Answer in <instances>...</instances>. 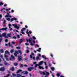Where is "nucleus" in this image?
I'll list each match as a JSON object with an SVG mask.
<instances>
[{
	"instance_id": "obj_1",
	"label": "nucleus",
	"mask_w": 77,
	"mask_h": 77,
	"mask_svg": "<svg viewBox=\"0 0 77 77\" xmlns=\"http://www.w3.org/2000/svg\"><path fill=\"white\" fill-rule=\"evenodd\" d=\"M26 42H29V43H31L30 44V45H32L33 46V45H34V44L32 43V40L30 39H29L28 40L27 39V38L26 39Z\"/></svg>"
},
{
	"instance_id": "obj_2",
	"label": "nucleus",
	"mask_w": 77,
	"mask_h": 77,
	"mask_svg": "<svg viewBox=\"0 0 77 77\" xmlns=\"http://www.w3.org/2000/svg\"><path fill=\"white\" fill-rule=\"evenodd\" d=\"M17 54H19V52L17 51H15L14 55L16 57H17Z\"/></svg>"
},
{
	"instance_id": "obj_3",
	"label": "nucleus",
	"mask_w": 77,
	"mask_h": 77,
	"mask_svg": "<svg viewBox=\"0 0 77 77\" xmlns=\"http://www.w3.org/2000/svg\"><path fill=\"white\" fill-rule=\"evenodd\" d=\"M41 56V54H39L38 55V56L36 57V60H40V57Z\"/></svg>"
},
{
	"instance_id": "obj_4",
	"label": "nucleus",
	"mask_w": 77,
	"mask_h": 77,
	"mask_svg": "<svg viewBox=\"0 0 77 77\" xmlns=\"http://www.w3.org/2000/svg\"><path fill=\"white\" fill-rule=\"evenodd\" d=\"M18 60L19 61H20L22 60V57L21 56H18Z\"/></svg>"
},
{
	"instance_id": "obj_5",
	"label": "nucleus",
	"mask_w": 77,
	"mask_h": 77,
	"mask_svg": "<svg viewBox=\"0 0 77 77\" xmlns=\"http://www.w3.org/2000/svg\"><path fill=\"white\" fill-rule=\"evenodd\" d=\"M5 69V67H1L0 68V71H4Z\"/></svg>"
},
{
	"instance_id": "obj_6",
	"label": "nucleus",
	"mask_w": 77,
	"mask_h": 77,
	"mask_svg": "<svg viewBox=\"0 0 77 77\" xmlns=\"http://www.w3.org/2000/svg\"><path fill=\"white\" fill-rule=\"evenodd\" d=\"M40 74H43V75H45V73L44 71L42 72V71H39Z\"/></svg>"
},
{
	"instance_id": "obj_7",
	"label": "nucleus",
	"mask_w": 77,
	"mask_h": 77,
	"mask_svg": "<svg viewBox=\"0 0 77 77\" xmlns=\"http://www.w3.org/2000/svg\"><path fill=\"white\" fill-rule=\"evenodd\" d=\"M33 68L32 67H29L27 69L29 71H31L32 69H33Z\"/></svg>"
},
{
	"instance_id": "obj_8",
	"label": "nucleus",
	"mask_w": 77,
	"mask_h": 77,
	"mask_svg": "<svg viewBox=\"0 0 77 77\" xmlns=\"http://www.w3.org/2000/svg\"><path fill=\"white\" fill-rule=\"evenodd\" d=\"M9 54V55L10 54V52H8V50H7L5 51V54Z\"/></svg>"
},
{
	"instance_id": "obj_9",
	"label": "nucleus",
	"mask_w": 77,
	"mask_h": 77,
	"mask_svg": "<svg viewBox=\"0 0 77 77\" xmlns=\"http://www.w3.org/2000/svg\"><path fill=\"white\" fill-rule=\"evenodd\" d=\"M34 55H35L34 53H33V52H31V55H30V58H33V56H34Z\"/></svg>"
},
{
	"instance_id": "obj_10",
	"label": "nucleus",
	"mask_w": 77,
	"mask_h": 77,
	"mask_svg": "<svg viewBox=\"0 0 77 77\" xmlns=\"http://www.w3.org/2000/svg\"><path fill=\"white\" fill-rule=\"evenodd\" d=\"M43 63H44V62H43V61H40L39 62L38 64V65H39V66H40V65H42V64Z\"/></svg>"
},
{
	"instance_id": "obj_11",
	"label": "nucleus",
	"mask_w": 77,
	"mask_h": 77,
	"mask_svg": "<svg viewBox=\"0 0 77 77\" xmlns=\"http://www.w3.org/2000/svg\"><path fill=\"white\" fill-rule=\"evenodd\" d=\"M2 30H5V31L7 30V28H3L1 29Z\"/></svg>"
},
{
	"instance_id": "obj_12",
	"label": "nucleus",
	"mask_w": 77,
	"mask_h": 77,
	"mask_svg": "<svg viewBox=\"0 0 77 77\" xmlns=\"http://www.w3.org/2000/svg\"><path fill=\"white\" fill-rule=\"evenodd\" d=\"M23 72H25L24 73V74H28V72H27V71H26L25 72V71H23L22 72V73L23 74Z\"/></svg>"
},
{
	"instance_id": "obj_13",
	"label": "nucleus",
	"mask_w": 77,
	"mask_h": 77,
	"mask_svg": "<svg viewBox=\"0 0 77 77\" xmlns=\"http://www.w3.org/2000/svg\"><path fill=\"white\" fill-rule=\"evenodd\" d=\"M38 68L39 69H44V68L43 67L41 66H39Z\"/></svg>"
},
{
	"instance_id": "obj_14",
	"label": "nucleus",
	"mask_w": 77,
	"mask_h": 77,
	"mask_svg": "<svg viewBox=\"0 0 77 77\" xmlns=\"http://www.w3.org/2000/svg\"><path fill=\"white\" fill-rule=\"evenodd\" d=\"M23 39L21 38L20 39V40L19 41V44H21L23 42Z\"/></svg>"
},
{
	"instance_id": "obj_15",
	"label": "nucleus",
	"mask_w": 77,
	"mask_h": 77,
	"mask_svg": "<svg viewBox=\"0 0 77 77\" xmlns=\"http://www.w3.org/2000/svg\"><path fill=\"white\" fill-rule=\"evenodd\" d=\"M11 57L12 58V59L14 60L15 59V57L13 55L11 56Z\"/></svg>"
},
{
	"instance_id": "obj_16",
	"label": "nucleus",
	"mask_w": 77,
	"mask_h": 77,
	"mask_svg": "<svg viewBox=\"0 0 77 77\" xmlns=\"http://www.w3.org/2000/svg\"><path fill=\"white\" fill-rule=\"evenodd\" d=\"M21 76V75H20V74H17L16 77H20Z\"/></svg>"
},
{
	"instance_id": "obj_17",
	"label": "nucleus",
	"mask_w": 77,
	"mask_h": 77,
	"mask_svg": "<svg viewBox=\"0 0 77 77\" xmlns=\"http://www.w3.org/2000/svg\"><path fill=\"white\" fill-rule=\"evenodd\" d=\"M7 36H8V37H11V33L8 34Z\"/></svg>"
},
{
	"instance_id": "obj_18",
	"label": "nucleus",
	"mask_w": 77,
	"mask_h": 77,
	"mask_svg": "<svg viewBox=\"0 0 77 77\" xmlns=\"http://www.w3.org/2000/svg\"><path fill=\"white\" fill-rule=\"evenodd\" d=\"M12 26L14 27V28H16L17 27V25L13 24Z\"/></svg>"
},
{
	"instance_id": "obj_19",
	"label": "nucleus",
	"mask_w": 77,
	"mask_h": 77,
	"mask_svg": "<svg viewBox=\"0 0 77 77\" xmlns=\"http://www.w3.org/2000/svg\"><path fill=\"white\" fill-rule=\"evenodd\" d=\"M14 52V49H11L10 51V53H13Z\"/></svg>"
},
{
	"instance_id": "obj_20",
	"label": "nucleus",
	"mask_w": 77,
	"mask_h": 77,
	"mask_svg": "<svg viewBox=\"0 0 77 77\" xmlns=\"http://www.w3.org/2000/svg\"><path fill=\"white\" fill-rule=\"evenodd\" d=\"M8 45L10 47H13V46H12L11 44H10V42H9L8 43Z\"/></svg>"
},
{
	"instance_id": "obj_21",
	"label": "nucleus",
	"mask_w": 77,
	"mask_h": 77,
	"mask_svg": "<svg viewBox=\"0 0 77 77\" xmlns=\"http://www.w3.org/2000/svg\"><path fill=\"white\" fill-rule=\"evenodd\" d=\"M0 52L2 53H4V51L3 50V49H0Z\"/></svg>"
},
{
	"instance_id": "obj_22",
	"label": "nucleus",
	"mask_w": 77,
	"mask_h": 77,
	"mask_svg": "<svg viewBox=\"0 0 77 77\" xmlns=\"http://www.w3.org/2000/svg\"><path fill=\"white\" fill-rule=\"evenodd\" d=\"M21 71H22V70H21V69H19L18 70V71L17 72V73H18L19 72H21Z\"/></svg>"
},
{
	"instance_id": "obj_23",
	"label": "nucleus",
	"mask_w": 77,
	"mask_h": 77,
	"mask_svg": "<svg viewBox=\"0 0 77 77\" xmlns=\"http://www.w3.org/2000/svg\"><path fill=\"white\" fill-rule=\"evenodd\" d=\"M11 71H14V70H15V69L14 68V67H12V68H11Z\"/></svg>"
},
{
	"instance_id": "obj_24",
	"label": "nucleus",
	"mask_w": 77,
	"mask_h": 77,
	"mask_svg": "<svg viewBox=\"0 0 77 77\" xmlns=\"http://www.w3.org/2000/svg\"><path fill=\"white\" fill-rule=\"evenodd\" d=\"M21 33H22V34H23V35H25V33H24V32H23V30H21Z\"/></svg>"
},
{
	"instance_id": "obj_25",
	"label": "nucleus",
	"mask_w": 77,
	"mask_h": 77,
	"mask_svg": "<svg viewBox=\"0 0 77 77\" xmlns=\"http://www.w3.org/2000/svg\"><path fill=\"white\" fill-rule=\"evenodd\" d=\"M51 69H52V71H54V70L55 69H54V67H51Z\"/></svg>"
},
{
	"instance_id": "obj_26",
	"label": "nucleus",
	"mask_w": 77,
	"mask_h": 77,
	"mask_svg": "<svg viewBox=\"0 0 77 77\" xmlns=\"http://www.w3.org/2000/svg\"><path fill=\"white\" fill-rule=\"evenodd\" d=\"M38 66H39L38 64H36L35 66V68H36Z\"/></svg>"
},
{
	"instance_id": "obj_27",
	"label": "nucleus",
	"mask_w": 77,
	"mask_h": 77,
	"mask_svg": "<svg viewBox=\"0 0 77 77\" xmlns=\"http://www.w3.org/2000/svg\"><path fill=\"white\" fill-rule=\"evenodd\" d=\"M14 66H17V65H18V63H14Z\"/></svg>"
},
{
	"instance_id": "obj_28",
	"label": "nucleus",
	"mask_w": 77,
	"mask_h": 77,
	"mask_svg": "<svg viewBox=\"0 0 77 77\" xmlns=\"http://www.w3.org/2000/svg\"><path fill=\"white\" fill-rule=\"evenodd\" d=\"M6 35V33L4 32L2 34V36H5Z\"/></svg>"
},
{
	"instance_id": "obj_29",
	"label": "nucleus",
	"mask_w": 77,
	"mask_h": 77,
	"mask_svg": "<svg viewBox=\"0 0 77 77\" xmlns=\"http://www.w3.org/2000/svg\"><path fill=\"white\" fill-rule=\"evenodd\" d=\"M42 57H43V58H44L45 59H47V57H45L44 55H42Z\"/></svg>"
},
{
	"instance_id": "obj_30",
	"label": "nucleus",
	"mask_w": 77,
	"mask_h": 77,
	"mask_svg": "<svg viewBox=\"0 0 77 77\" xmlns=\"http://www.w3.org/2000/svg\"><path fill=\"white\" fill-rule=\"evenodd\" d=\"M20 68H22V67H23V66H24V65H23V64H22L21 63L20 64Z\"/></svg>"
},
{
	"instance_id": "obj_31",
	"label": "nucleus",
	"mask_w": 77,
	"mask_h": 77,
	"mask_svg": "<svg viewBox=\"0 0 77 77\" xmlns=\"http://www.w3.org/2000/svg\"><path fill=\"white\" fill-rule=\"evenodd\" d=\"M8 63H6V61H4V65H8Z\"/></svg>"
},
{
	"instance_id": "obj_32",
	"label": "nucleus",
	"mask_w": 77,
	"mask_h": 77,
	"mask_svg": "<svg viewBox=\"0 0 77 77\" xmlns=\"http://www.w3.org/2000/svg\"><path fill=\"white\" fill-rule=\"evenodd\" d=\"M46 72V75H49V74H50V73L48 72Z\"/></svg>"
},
{
	"instance_id": "obj_33",
	"label": "nucleus",
	"mask_w": 77,
	"mask_h": 77,
	"mask_svg": "<svg viewBox=\"0 0 77 77\" xmlns=\"http://www.w3.org/2000/svg\"><path fill=\"white\" fill-rule=\"evenodd\" d=\"M4 4L2 2H0V6H2V5H3Z\"/></svg>"
},
{
	"instance_id": "obj_34",
	"label": "nucleus",
	"mask_w": 77,
	"mask_h": 77,
	"mask_svg": "<svg viewBox=\"0 0 77 77\" xmlns=\"http://www.w3.org/2000/svg\"><path fill=\"white\" fill-rule=\"evenodd\" d=\"M12 75L14 77H16L17 75L14 73H13Z\"/></svg>"
},
{
	"instance_id": "obj_35",
	"label": "nucleus",
	"mask_w": 77,
	"mask_h": 77,
	"mask_svg": "<svg viewBox=\"0 0 77 77\" xmlns=\"http://www.w3.org/2000/svg\"><path fill=\"white\" fill-rule=\"evenodd\" d=\"M5 57L6 58H8V56L6 55V54H5Z\"/></svg>"
},
{
	"instance_id": "obj_36",
	"label": "nucleus",
	"mask_w": 77,
	"mask_h": 77,
	"mask_svg": "<svg viewBox=\"0 0 77 77\" xmlns=\"http://www.w3.org/2000/svg\"><path fill=\"white\" fill-rule=\"evenodd\" d=\"M29 32H28V34H31L32 33V32L31 31H28Z\"/></svg>"
},
{
	"instance_id": "obj_37",
	"label": "nucleus",
	"mask_w": 77,
	"mask_h": 77,
	"mask_svg": "<svg viewBox=\"0 0 77 77\" xmlns=\"http://www.w3.org/2000/svg\"><path fill=\"white\" fill-rule=\"evenodd\" d=\"M27 34H28V35L29 37H30V35H29V34L28 33V31H26V32Z\"/></svg>"
},
{
	"instance_id": "obj_38",
	"label": "nucleus",
	"mask_w": 77,
	"mask_h": 77,
	"mask_svg": "<svg viewBox=\"0 0 77 77\" xmlns=\"http://www.w3.org/2000/svg\"><path fill=\"white\" fill-rule=\"evenodd\" d=\"M14 20V18L11 19V20L10 21V22H12V21Z\"/></svg>"
},
{
	"instance_id": "obj_39",
	"label": "nucleus",
	"mask_w": 77,
	"mask_h": 77,
	"mask_svg": "<svg viewBox=\"0 0 77 77\" xmlns=\"http://www.w3.org/2000/svg\"><path fill=\"white\" fill-rule=\"evenodd\" d=\"M5 18H8L9 17V15H6L5 16Z\"/></svg>"
},
{
	"instance_id": "obj_40",
	"label": "nucleus",
	"mask_w": 77,
	"mask_h": 77,
	"mask_svg": "<svg viewBox=\"0 0 77 77\" xmlns=\"http://www.w3.org/2000/svg\"><path fill=\"white\" fill-rule=\"evenodd\" d=\"M17 49H20L21 48L20 47H16Z\"/></svg>"
},
{
	"instance_id": "obj_41",
	"label": "nucleus",
	"mask_w": 77,
	"mask_h": 77,
	"mask_svg": "<svg viewBox=\"0 0 77 77\" xmlns=\"http://www.w3.org/2000/svg\"><path fill=\"white\" fill-rule=\"evenodd\" d=\"M57 76H58V77H59V76H60V74H59V73H57Z\"/></svg>"
},
{
	"instance_id": "obj_42",
	"label": "nucleus",
	"mask_w": 77,
	"mask_h": 77,
	"mask_svg": "<svg viewBox=\"0 0 77 77\" xmlns=\"http://www.w3.org/2000/svg\"><path fill=\"white\" fill-rule=\"evenodd\" d=\"M19 52L20 53V54H22V52H21V51H19Z\"/></svg>"
},
{
	"instance_id": "obj_43",
	"label": "nucleus",
	"mask_w": 77,
	"mask_h": 77,
	"mask_svg": "<svg viewBox=\"0 0 77 77\" xmlns=\"http://www.w3.org/2000/svg\"><path fill=\"white\" fill-rule=\"evenodd\" d=\"M6 20H8V21H10V18H6Z\"/></svg>"
},
{
	"instance_id": "obj_44",
	"label": "nucleus",
	"mask_w": 77,
	"mask_h": 77,
	"mask_svg": "<svg viewBox=\"0 0 77 77\" xmlns=\"http://www.w3.org/2000/svg\"><path fill=\"white\" fill-rule=\"evenodd\" d=\"M12 44H15V43L14 42H12Z\"/></svg>"
},
{
	"instance_id": "obj_45",
	"label": "nucleus",
	"mask_w": 77,
	"mask_h": 77,
	"mask_svg": "<svg viewBox=\"0 0 77 77\" xmlns=\"http://www.w3.org/2000/svg\"><path fill=\"white\" fill-rule=\"evenodd\" d=\"M32 38L33 39H36V38L34 36H32Z\"/></svg>"
},
{
	"instance_id": "obj_46",
	"label": "nucleus",
	"mask_w": 77,
	"mask_h": 77,
	"mask_svg": "<svg viewBox=\"0 0 77 77\" xmlns=\"http://www.w3.org/2000/svg\"><path fill=\"white\" fill-rule=\"evenodd\" d=\"M32 42H33V44H35V41L32 40Z\"/></svg>"
},
{
	"instance_id": "obj_47",
	"label": "nucleus",
	"mask_w": 77,
	"mask_h": 77,
	"mask_svg": "<svg viewBox=\"0 0 77 77\" xmlns=\"http://www.w3.org/2000/svg\"><path fill=\"white\" fill-rule=\"evenodd\" d=\"M9 75H10V74H7L6 77H9Z\"/></svg>"
},
{
	"instance_id": "obj_48",
	"label": "nucleus",
	"mask_w": 77,
	"mask_h": 77,
	"mask_svg": "<svg viewBox=\"0 0 77 77\" xmlns=\"http://www.w3.org/2000/svg\"><path fill=\"white\" fill-rule=\"evenodd\" d=\"M8 58H6V60H7V61H9V59H8Z\"/></svg>"
},
{
	"instance_id": "obj_49",
	"label": "nucleus",
	"mask_w": 77,
	"mask_h": 77,
	"mask_svg": "<svg viewBox=\"0 0 77 77\" xmlns=\"http://www.w3.org/2000/svg\"><path fill=\"white\" fill-rule=\"evenodd\" d=\"M6 20H4V21L3 24H5V23H6Z\"/></svg>"
},
{
	"instance_id": "obj_50",
	"label": "nucleus",
	"mask_w": 77,
	"mask_h": 77,
	"mask_svg": "<svg viewBox=\"0 0 77 77\" xmlns=\"http://www.w3.org/2000/svg\"><path fill=\"white\" fill-rule=\"evenodd\" d=\"M26 53H29V51L28 50H26Z\"/></svg>"
},
{
	"instance_id": "obj_51",
	"label": "nucleus",
	"mask_w": 77,
	"mask_h": 77,
	"mask_svg": "<svg viewBox=\"0 0 77 77\" xmlns=\"http://www.w3.org/2000/svg\"><path fill=\"white\" fill-rule=\"evenodd\" d=\"M26 29L25 28H23V29H21V30H23V31H24V30H26Z\"/></svg>"
},
{
	"instance_id": "obj_52",
	"label": "nucleus",
	"mask_w": 77,
	"mask_h": 77,
	"mask_svg": "<svg viewBox=\"0 0 77 77\" xmlns=\"http://www.w3.org/2000/svg\"><path fill=\"white\" fill-rule=\"evenodd\" d=\"M18 38H20V35H17Z\"/></svg>"
},
{
	"instance_id": "obj_53",
	"label": "nucleus",
	"mask_w": 77,
	"mask_h": 77,
	"mask_svg": "<svg viewBox=\"0 0 77 77\" xmlns=\"http://www.w3.org/2000/svg\"><path fill=\"white\" fill-rule=\"evenodd\" d=\"M24 66H26V67H27V65L26 64H25L23 65Z\"/></svg>"
},
{
	"instance_id": "obj_54",
	"label": "nucleus",
	"mask_w": 77,
	"mask_h": 77,
	"mask_svg": "<svg viewBox=\"0 0 77 77\" xmlns=\"http://www.w3.org/2000/svg\"><path fill=\"white\" fill-rule=\"evenodd\" d=\"M36 62H34L33 63V64H36Z\"/></svg>"
},
{
	"instance_id": "obj_55",
	"label": "nucleus",
	"mask_w": 77,
	"mask_h": 77,
	"mask_svg": "<svg viewBox=\"0 0 77 77\" xmlns=\"http://www.w3.org/2000/svg\"><path fill=\"white\" fill-rule=\"evenodd\" d=\"M16 28H17V29L18 30V29H19V26H17Z\"/></svg>"
},
{
	"instance_id": "obj_56",
	"label": "nucleus",
	"mask_w": 77,
	"mask_h": 77,
	"mask_svg": "<svg viewBox=\"0 0 77 77\" xmlns=\"http://www.w3.org/2000/svg\"><path fill=\"white\" fill-rule=\"evenodd\" d=\"M24 60H27V58H24Z\"/></svg>"
},
{
	"instance_id": "obj_57",
	"label": "nucleus",
	"mask_w": 77,
	"mask_h": 77,
	"mask_svg": "<svg viewBox=\"0 0 77 77\" xmlns=\"http://www.w3.org/2000/svg\"><path fill=\"white\" fill-rule=\"evenodd\" d=\"M45 68L46 69H48V66H46Z\"/></svg>"
},
{
	"instance_id": "obj_58",
	"label": "nucleus",
	"mask_w": 77,
	"mask_h": 77,
	"mask_svg": "<svg viewBox=\"0 0 77 77\" xmlns=\"http://www.w3.org/2000/svg\"><path fill=\"white\" fill-rule=\"evenodd\" d=\"M52 63H53V64H54V65L56 64V63L54 62V61L52 62Z\"/></svg>"
},
{
	"instance_id": "obj_59",
	"label": "nucleus",
	"mask_w": 77,
	"mask_h": 77,
	"mask_svg": "<svg viewBox=\"0 0 77 77\" xmlns=\"http://www.w3.org/2000/svg\"><path fill=\"white\" fill-rule=\"evenodd\" d=\"M48 66H51V63H49Z\"/></svg>"
},
{
	"instance_id": "obj_60",
	"label": "nucleus",
	"mask_w": 77,
	"mask_h": 77,
	"mask_svg": "<svg viewBox=\"0 0 77 77\" xmlns=\"http://www.w3.org/2000/svg\"><path fill=\"white\" fill-rule=\"evenodd\" d=\"M13 38H14V39H17V37L15 36H14L13 37Z\"/></svg>"
},
{
	"instance_id": "obj_61",
	"label": "nucleus",
	"mask_w": 77,
	"mask_h": 77,
	"mask_svg": "<svg viewBox=\"0 0 77 77\" xmlns=\"http://www.w3.org/2000/svg\"><path fill=\"white\" fill-rule=\"evenodd\" d=\"M36 51H39V52H40V51H41V50H37Z\"/></svg>"
},
{
	"instance_id": "obj_62",
	"label": "nucleus",
	"mask_w": 77,
	"mask_h": 77,
	"mask_svg": "<svg viewBox=\"0 0 77 77\" xmlns=\"http://www.w3.org/2000/svg\"><path fill=\"white\" fill-rule=\"evenodd\" d=\"M7 6V4H5V5H4V6Z\"/></svg>"
},
{
	"instance_id": "obj_63",
	"label": "nucleus",
	"mask_w": 77,
	"mask_h": 77,
	"mask_svg": "<svg viewBox=\"0 0 77 77\" xmlns=\"http://www.w3.org/2000/svg\"><path fill=\"white\" fill-rule=\"evenodd\" d=\"M8 40L7 39H6L5 40V42H8Z\"/></svg>"
},
{
	"instance_id": "obj_64",
	"label": "nucleus",
	"mask_w": 77,
	"mask_h": 77,
	"mask_svg": "<svg viewBox=\"0 0 77 77\" xmlns=\"http://www.w3.org/2000/svg\"><path fill=\"white\" fill-rule=\"evenodd\" d=\"M5 38H8V36H6L5 35Z\"/></svg>"
}]
</instances>
